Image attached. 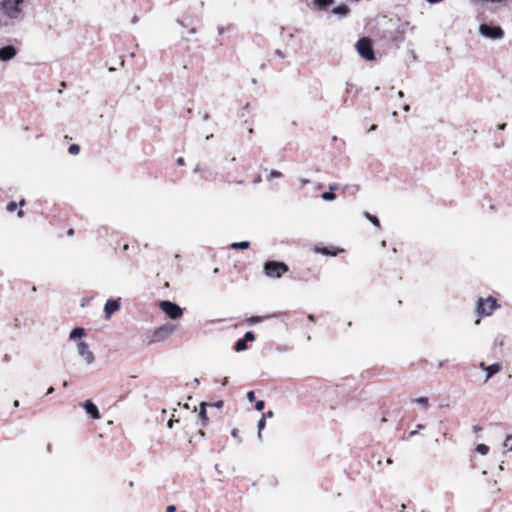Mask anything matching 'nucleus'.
Returning a JSON list of instances; mask_svg holds the SVG:
<instances>
[{
  "instance_id": "1",
  "label": "nucleus",
  "mask_w": 512,
  "mask_h": 512,
  "mask_svg": "<svg viewBox=\"0 0 512 512\" xmlns=\"http://www.w3.org/2000/svg\"><path fill=\"white\" fill-rule=\"evenodd\" d=\"M24 0H0V15L7 21L19 20L22 16Z\"/></svg>"
},
{
  "instance_id": "2",
  "label": "nucleus",
  "mask_w": 512,
  "mask_h": 512,
  "mask_svg": "<svg viewBox=\"0 0 512 512\" xmlns=\"http://www.w3.org/2000/svg\"><path fill=\"white\" fill-rule=\"evenodd\" d=\"M499 307L497 300L491 296L479 298L476 302V314L479 317H488Z\"/></svg>"
},
{
  "instance_id": "3",
  "label": "nucleus",
  "mask_w": 512,
  "mask_h": 512,
  "mask_svg": "<svg viewBox=\"0 0 512 512\" xmlns=\"http://www.w3.org/2000/svg\"><path fill=\"white\" fill-rule=\"evenodd\" d=\"M264 273L268 278L278 279L288 272L289 268L284 262L267 261L264 264Z\"/></svg>"
},
{
  "instance_id": "4",
  "label": "nucleus",
  "mask_w": 512,
  "mask_h": 512,
  "mask_svg": "<svg viewBox=\"0 0 512 512\" xmlns=\"http://www.w3.org/2000/svg\"><path fill=\"white\" fill-rule=\"evenodd\" d=\"M176 325L165 324L154 330L149 343H157L167 340L175 331Z\"/></svg>"
},
{
  "instance_id": "5",
  "label": "nucleus",
  "mask_w": 512,
  "mask_h": 512,
  "mask_svg": "<svg viewBox=\"0 0 512 512\" xmlns=\"http://www.w3.org/2000/svg\"><path fill=\"white\" fill-rule=\"evenodd\" d=\"M479 33L484 38L491 40H501L504 37V31L500 26H491L485 23L479 26Z\"/></svg>"
},
{
  "instance_id": "6",
  "label": "nucleus",
  "mask_w": 512,
  "mask_h": 512,
  "mask_svg": "<svg viewBox=\"0 0 512 512\" xmlns=\"http://www.w3.org/2000/svg\"><path fill=\"white\" fill-rule=\"evenodd\" d=\"M159 308L171 319H178L182 317V308L174 302L164 300L159 303Z\"/></svg>"
},
{
  "instance_id": "7",
  "label": "nucleus",
  "mask_w": 512,
  "mask_h": 512,
  "mask_svg": "<svg viewBox=\"0 0 512 512\" xmlns=\"http://www.w3.org/2000/svg\"><path fill=\"white\" fill-rule=\"evenodd\" d=\"M356 50L361 57L365 60L371 61L374 59V51L371 41L367 38L359 39L356 43Z\"/></svg>"
},
{
  "instance_id": "8",
  "label": "nucleus",
  "mask_w": 512,
  "mask_h": 512,
  "mask_svg": "<svg viewBox=\"0 0 512 512\" xmlns=\"http://www.w3.org/2000/svg\"><path fill=\"white\" fill-rule=\"evenodd\" d=\"M76 349L78 355L85 361L87 365H91L94 363L95 356L86 342L79 341L76 345Z\"/></svg>"
},
{
  "instance_id": "9",
  "label": "nucleus",
  "mask_w": 512,
  "mask_h": 512,
  "mask_svg": "<svg viewBox=\"0 0 512 512\" xmlns=\"http://www.w3.org/2000/svg\"><path fill=\"white\" fill-rule=\"evenodd\" d=\"M18 53V50L13 45H7L0 48V61L8 62L12 60Z\"/></svg>"
},
{
  "instance_id": "10",
  "label": "nucleus",
  "mask_w": 512,
  "mask_h": 512,
  "mask_svg": "<svg viewBox=\"0 0 512 512\" xmlns=\"http://www.w3.org/2000/svg\"><path fill=\"white\" fill-rule=\"evenodd\" d=\"M120 309V303L118 300H108L104 305L105 317L109 319L112 314Z\"/></svg>"
},
{
  "instance_id": "11",
  "label": "nucleus",
  "mask_w": 512,
  "mask_h": 512,
  "mask_svg": "<svg viewBox=\"0 0 512 512\" xmlns=\"http://www.w3.org/2000/svg\"><path fill=\"white\" fill-rule=\"evenodd\" d=\"M85 411L93 418V419H99L100 418V412L97 406L91 401L87 400L85 401L83 405Z\"/></svg>"
},
{
  "instance_id": "12",
  "label": "nucleus",
  "mask_w": 512,
  "mask_h": 512,
  "mask_svg": "<svg viewBox=\"0 0 512 512\" xmlns=\"http://www.w3.org/2000/svg\"><path fill=\"white\" fill-rule=\"evenodd\" d=\"M501 365L499 363H494L485 368L486 376L485 382H487L493 375L497 374L501 370Z\"/></svg>"
},
{
  "instance_id": "13",
  "label": "nucleus",
  "mask_w": 512,
  "mask_h": 512,
  "mask_svg": "<svg viewBox=\"0 0 512 512\" xmlns=\"http://www.w3.org/2000/svg\"><path fill=\"white\" fill-rule=\"evenodd\" d=\"M317 252H319L323 255L336 256L339 253L343 252V249L323 247V248L317 249Z\"/></svg>"
},
{
  "instance_id": "14",
  "label": "nucleus",
  "mask_w": 512,
  "mask_h": 512,
  "mask_svg": "<svg viewBox=\"0 0 512 512\" xmlns=\"http://www.w3.org/2000/svg\"><path fill=\"white\" fill-rule=\"evenodd\" d=\"M85 330L81 327H76L74 328L70 334H69V339L70 340H76V339H79V338H82L83 336H85Z\"/></svg>"
},
{
  "instance_id": "15",
  "label": "nucleus",
  "mask_w": 512,
  "mask_h": 512,
  "mask_svg": "<svg viewBox=\"0 0 512 512\" xmlns=\"http://www.w3.org/2000/svg\"><path fill=\"white\" fill-rule=\"evenodd\" d=\"M206 402H201L199 406V417L202 420V425L204 426L207 422V412H206Z\"/></svg>"
},
{
  "instance_id": "16",
  "label": "nucleus",
  "mask_w": 512,
  "mask_h": 512,
  "mask_svg": "<svg viewBox=\"0 0 512 512\" xmlns=\"http://www.w3.org/2000/svg\"><path fill=\"white\" fill-rule=\"evenodd\" d=\"M332 12L335 15L345 16L349 12V8H348L347 5L342 4V5H339V6L335 7L332 10Z\"/></svg>"
},
{
  "instance_id": "17",
  "label": "nucleus",
  "mask_w": 512,
  "mask_h": 512,
  "mask_svg": "<svg viewBox=\"0 0 512 512\" xmlns=\"http://www.w3.org/2000/svg\"><path fill=\"white\" fill-rule=\"evenodd\" d=\"M249 247H250V242L249 241L233 242L230 245V248L233 249V250L248 249Z\"/></svg>"
},
{
  "instance_id": "18",
  "label": "nucleus",
  "mask_w": 512,
  "mask_h": 512,
  "mask_svg": "<svg viewBox=\"0 0 512 512\" xmlns=\"http://www.w3.org/2000/svg\"><path fill=\"white\" fill-rule=\"evenodd\" d=\"M247 342L244 340V339H239L236 343H235V351L237 352H241V351H245L247 349Z\"/></svg>"
},
{
  "instance_id": "19",
  "label": "nucleus",
  "mask_w": 512,
  "mask_h": 512,
  "mask_svg": "<svg viewBox=\"0 0 512 512\" xmlns=\"http://www.w3.org/2000/svg\"><path fill=\"white\" fill-rule=\"evenodd\" d=\"M503 448L505 450V452H512V435H509L504 443H503Z\"/></svg>"
},
{
  "instance_id": "20",
  "label": "nucleus",
  "mask_w": 512,
  "mask_h": 512,
  "mask_svg": "<svg viewBox=\"0 0 512 512\" xmlns=\"http://www.w3.org/2000/svg\"><path fill=\"white\" fill-rule=\"evenodd\" d=\"M265 424H266V419L262 418L258 421V425H257V428H258V439L261 440L262 439V430L264 429L265 427Z\"/></svg>"
},
{
  "instance_id": "21",
  "label": "nucleus",
  "mask_w": 512,
  "mask_h": 512,
  "mask_svg": "<svg viewBox=\"0 0 512 512\" xmlns=\"http://www.w3.org/2000/svg\"><path fill=\"white\" fill-rule=\"evenodd\" d=\"M364 215H365L366 219L369 220L374 226H377V227L380 226L379 219L376 216L371 215L368 212H366Z\"/></svg>"
},
{
  "instance_id": "22",
  "label": "nucleus",
  "mask_w": 512,
  "mask_h": 512,
  "mask_svg": "<svg viewBox=\"0 0 512 512\" xmlns=\"http://www.w3.org/2000/svg\"><path fill=\"white\" fill-rule=\"evenodd\" d=\"M321 198L324 201H333V200H335L336 195L331 191H327V192L322 193Z\"/></svg>"
},
{
  "instance_id": "23",
  "label": "nucleus",
  "mask_w": 512,
  "mask_h": 512,
  "mask_svg": "<svg viewBox=\"0 0 512 512\" xmlns=\"http://www.w3.org/2000/svg\"><path fill=\"white\" fill-rule=\"evenodd\" d=\"M414 402L421 405L424 409L428 408V398L427 397H418L414 400Z\"/></svg>"
},
{
  "instance_id": "24",
  "label": "nucleus",
  "mask_w": 512,
  "mask_h": 512,
  "mask_svg": "<svg viewBox=\"0 0 512 512\" xmlns=\"http://www.w3.org/2000/svg\"><path fill=\"white\" fill-rule=\"evenodd\" d=\"M476 451L481 455H486L489 452V447L485 444H478L476 447Z\"/></svg>"
},
{
  "instance_id": "25",
  "label": "nucleus",
  "mask_w": 512,
  "mask_h": 512,
  "mask_svg": "<svg viewBox=\"0 0 512 512\" xmlns=\"http://www.w3.org/2000/svg\"><path fill=\"white\" fill-rule=\"evenodd\" d=\"M68 152L71 155H77L80 152V147L77 144H71L68 148Z\"/></svg>"
},
{
  "instance_id": "26",
  "label": "nucleus",
  "mask_w": 512,
  "mask_h": 512,
  "mask_svg": "<svg viewBox=\"0 0 512 512\" xmlns=\"http://www.w3.org/2000/svg\"><path fill=\"white\" fill-rule=\"evenodd\" d=\"M334 0H314V3L320 7H326L333 3Z\"/></svg>"
},
{
  "instance_id": "27",
  "label": "nucleus",
  "mask_w": 512,
  "mask_h": 512,
  "mask_svg": "<svg viewBox=\"0 0 512 512\" xmlns=\"http://www.w3.org/2000/svg\"><path fill=\"white\" fill-rule=\"evenodd\" d=\"M246 342H252L255 340V335L253 332L251 331H248L245 333L244 335V338H243Z\"/></svg>"
},
{
  "instance_id": "28",
  "label": "nucleus",
  "mask_w": 512,
  "mask_h": 512,
  "mask_svg": "<svg viewBox=\"0 0 512 512\" xmlns=\"http://www.w3.org/2000/svg\"><path fill=\"white\" fill-rule=\"evenodd\" d=\"M262 319L263 318L261 316H253V317L249 318L247 320V322H248L249 325H254V324L262 321Z\"/></svg>"
},
{
  "instance_id": "29",
  "label": "nucleus",
  "mask_w": 512,
  "mask_h": 512,
  "mask_svg": "<svg viewBox=\"0 0 512 512\" xmlns=\"http://www.w3.org/2000/svg\"><path fill=\"white\" fill-rule=\"evenodd\" d=\"M280 176H281V172H279L277 170H272L267 178L269 181H271L272 179L279 178Z\"/></svg>"
},
{
  "instance_id": "30",
  "label": "nucleus",
  "mask_w": 512,
  "mask_h": 512,
  "mask_svg": "<svg viewBox=\"0 0 512 512\" xmlns=\"http://www.w3.org/2000/svg\"><path fill=\"white\" fill-rule=\"evenodd\" d=\"M264 407H265V402L262 400L257 401L255 404V409L257 411H262L264 409Z\"/></svg>"
},
{
  "instance_id": "31",
  "label": "nucleus",
  "mask_w": 512,
  "mask_h": 512,
  "mask_svg": "<svg viewBox=\"0 0 512 512\" xmlns=\"http://www.w3.org/2000/svg\"><path fill=\"white\" fill-rule=\"evenodd\" d=\"M6 209L9 211V212H13L17 209V203L15 202H10L7 204V207Z\"/></svg>"
},
{
  "instance_id": "32",
  "label": "nucleus",
  "mask_w": 512,
  "mask_h": 512,
  "mask_svg": "<svg viewBox=\"0 0 512 512\" xmlns=\"http://www.w3.org/2000/svg\"><path fill=\"white\" fill-rule=\"evenodd\" d=\"M247 400L249 402H252L255 400V393L253 391H249L247 392Z\"/></svg>"
},
{
  "instance_id": "33",
  "label": "nucleus",
  "mask_w": 512,
  "mask_h": 512,
  "mask_svg": "<svg viewBox=\"0 0 512 512\" xmlns=\"http://www.w3.org/2000/svg\"><path fill=\"white\" fill-rule=\"evenodd\" d=\"M272 417H273V411H271V410L262 414V418H264V419L272 418Z\"/></svg>"
},
{
  "instance_id": "34",
  "label": "nucleus",
  "mask_w": 512,
  "mask_h": 512,
  "mask_svg": "<svg viewBox=\"0 0 512 512\" xmlns=\"http://www.w3.org/2000/svg\"><path fill=\"white\" fill-rule=\"evenodd\" d=\"M231 435L233 438H239V431L238 429H233L231 432Z\"/></svg>"
},
{
  "instance_id": "35",
  "label": "nucleus",
  "mask_w": 512,
  "mask_h": 512,
  "mask_svg": "<svg viewBox=\"0 0 512 512\" xmlns=\"http://www.w3.org/2000/svg\"><path fill=\"white\" fill-rule=\"evenodd\" d=\"M175 511H176V507L174 505H169L166 508V512H175Z\"/></svg>"
},
{
  "instance_id": "36",
  "label": "nucleus",
  "mask_w": 512,
  "mask_h": 512,
  "mask_svg": "<svg viewBox=\"0 0 512 512\" xmlns=\"http://www.w3.org/2000/svg\"><path fill=\"white\" fill-rule=\"evenodd\" d=\"M174 422H178V420L170 419V420L168 421V423H167L168 428H172V427H173Z\"/></svg>"
},
{
  "instance_id": "37",
  "label": "nucleus",
  "mask_w": 512,
  "mask_h": 512,
  "mask_svg": "<svg viewBox=\"0 0 512 512\" xmlns=\"http://www.w3.org/2000/svg\"><path fill=\"white\" fill-rule=\"evenodd\" d=\"M177 164H178V165H180V166H183V165L185 164L184 159H183L182 157H179V158L177 159Z\"/></svg>"
},
{
  "instance_id": "38",
  "label": "nucleus",
  "mask_w": 512,
  "mask_h": 512,
  "mask_svg": "<svg viewBox=\"0 0 512 512\" xmlns=\"http://www.w3.org/2000/svg\"><path fill=\"white\" fill-rule=\"evenodd\" d=\"M300 182H301V184H302V185H306V184H308L310 181H309V179L302 178V179H300Z\"/></svg>"
},
{
  "instance_id": "39",
  "label": "nucleus",
  "mask_w": 512,
  "mask_h": 512,
  "mask_svg": "<svg viewBox=\"0 0 512 512\" xmlns=\"http://www.w3.org/2000/svg\"><path fill=\"white\" fill-rule=\"evenodd\" d=\"M138 21H139V17H138L137 15H134V16L132 17V23H133V24H136Z\"/></svg>"
},
{
  "instance_id": "40",
  "label": "nucleus",
  "mask_w": 512,
  "mask_h": 512,
  "mask_svg": "<svg viewBox=\"0 0 512 512\" xmlns=\"http://www.w3.org/2000/svg\"><path fill=\"white\" fill-rule=\"evenodd\" d=\"M221 384H222L223 386H226V385L228 384V378H227V377H224V378L222 379V381H221Z\"/></svg>"
},
{
  "instance_id": "41",
  "label": "nucleus",
  "mask_w": 512,
  "mask_h": 512,
  "mask_svg": "<svg viewBox=\"0 0 512 512\" xmlns=\"http://www.w3.org/2000/svg\"><path fill=\"white\" fill-rule=\"evenodd\" d=\"M505 127H506V124H505V123H502V124H499V125L497 126V129H498V130H504V129H505Z\"/></svg>"
},
{
  "instance_id": "42",
  "label": "nucleus",
  "mask_w": 512,
  "mask_h": 512,
  "mask_svg": "<svg viewBox=\"0 0 512 512\" xmlns=\"http://www.w3.org/2000/svg\"><path fill=\"white\" fill-rule=\"evenodd\" d=\"M261 180H262V179H261V176H260V175H258V176L254 179V183H255V184H258V183H260V182H261Z\"/></svg>"
},
{
  "instance_id": "43",
  "label": "nucleus",
  "mask_w": 512,
  "mask_h": 512,
  "mask_svg": "<svg viewBox=\"0 0 512 512\" xmlns=\"http://www.w3.org/2000/svg\"><path fill=\"white\" fill-rule=\"evenodd\" d=\"M403 111L404 112H409L410 111V106L408 104L404 105L403 106Z\"/></svg>"
},
{
  "instance_id": "44",
  "label": "nucleus",
  "mask_w": 512,
  "mask_h": 512,
  "mask_svg": "<svg viewBox=\"0 0 512 512\" xmlns=\"http://www.w3.org/2000/svg\"><path fill=\"white\" fill-rule=\"evenodd\" d=\"M337 188H338V186H337V185H335V184H334V185H330V186H329V189H330V191H331V192H333V191H334V190H336Z\"/></svg>"
},
{
  "instance_id": "45",
  "label": "nucleus",
  "mask_w": 512,
  "mask_h": 512,
  "mask_svg": "<svg viewBox=\"0 0 512 512\" xmlns=\"http://www.w3.org/2000/svg\"><path fill=\"white\" fill-rule=\"evenodd\" d=\"M54 392V388L53 387H50L47 392H46V395H49V394H52Z\"/></svg>"
},
{
  "instance_id": "46",
  "label": "nucleus",
  "mask_w": 512,
  "mask_h": 512,
  "mask_svg": "<svg viewBox=\"0 0 512 512\" xmlns=\"http://www.w3.org/2000/svg\"><path fill=\"white\" fill-rule=\"evenodd\" d=\"M428 3L435 4L440 2L441 0H426Z\"/></svg>"
},
{
  "instance_id": "47",
  "label": "nucleus",
  "mask_w": 512,
  "mask_h": 512,
  "mask_svg": "<svg viewBox=\"0 0 512 512\" xmlns=\"http://www.w3.org/2000/svg\"><path fill=\"white\" fill-rule=\"evenodd\" d=\"M17 215H18V217H19V218H22V217H23V215H24V213H23V211L20 209V210L18 211Z\"/></svg>"
},
{
  "instance_id": "48",
  "label": "nucleus",
  "mask_w": 512,
  "mask_h": 512,
  "mask_svg": "<svg viewBox=\"0 0 512 512\" xmlns=\"http://www.w3.org/2000/svg\"><path fill=\"white\" fill-rule=\"evenodd\" d=\"M377 129V125L373 124L370 128H369V131H375Z\"/></svg>"
},
{
  "instance_id": "49",
  "label": "nucleus",
  "mask_w": 512,
  "mask_h": 512,
  "mask_svg": "<svg viewBox=\"0 0 512 512\" xmlns=\"http://www.w3.org/2000/svg\"><path fill=\"white\" fill-rule=\"evenodd\" d=\"M419 429H415L413 431L410 432V436H415L417 434Z\"/></svg>"
},
{
  "instance_id": "50",
  "label": "nucleus",
  "mask_w": 512,
  "mask_h": 512,
  "mask_svg": "<svg viewBox=\"0 0 512 512\" xmlns=\"http://www.w3.org/2000/svg\"><path fill=\"white\" fill-rule=\"evenodd\" d=\"M222 403H223L222 401H218V402H216L214 405H215L216 407H221V406H222Z\"/></svg>"
},
{
  "instance_id": "51",
  "label": "nucleus",
  "mask_w": 512,
  "mask_h": 512,
  "mask_svg": "<svg viewBox=\"0 0 512 512\" xmlns=\"http://www.w3.org/2000/svg\"><path fill=\"white\" fill-rule=\"evenodd\" d=\"M479 367L485 371V368H486L487 366H485V364H484L483 362H481V363H480V365H479Z\"/></svg>"
},
{
  "instance_id": "52",
  "label": "nucleus",
  "mask_w": 512,
  "mask_h": 512,
  "mask_svg": "<svg viewBox=\"0 0 512 512\" xmlns=\"http://www.w3.org/2000/svg\"><path fill=\"white\" fill-rule=\"evenodd\" d=\"M13 406L14 407H18L19 406V401L18 400H15L14 403H13Z\"/></svg>"
},
{
  "instance_id": "53",
  "label": "nucleus",
  "mask_w": 512,
  "mask_h": 512,
  "mask_svg": "<svg viewBox=\"0 0 512 512\" xmlns=\"http://www.w3.org/2000/svg\"><path fill=\"white\" fill-rule=\"evenodd\" d=\"M424 427H425V426H424V425H422V424H418V425L416 426V428H417V429H424Z\"/></svg>"
},
{
  "instance_id": "54",
  "label": "nucleus",
  "mask_w": 512,
  "mask_h": 512,
  "mask_svg": "<svg viewBox=\"0 0 512 512\" xmlns=\"http://www.w3.org/2000/svg\"><path fill=\"white\" fill-rule=\"evenodd\" d=\"M398 96L402 98L404 96V93L402 91H398Z\"/></svg>"
},
{
  "instance_id": "55",
  "label": "nucleus",
  "mask_w": 512,
  "mask_h": 512,
  "mask_svg": "<svg viewBox=\"0 0 512 512\" xmlns=\"http://www.w3.org/2000/svg\"><path fill=\"white\" fill-rule=\"evenodd\" d=\"M405 508H406V505H405V504H402V505H401V510H400V511H401V512H403V511L405 510Z\"/></svg>"
},
{
  "instance_id": "56",
  "label": "nucleus",
  "mask_w": 512,
  "mask_h": 512,
  "mask_svg": "<svg viewBox=\"0 0 512 512\" xmlns=\"http://www.w3.org/2000/svg\"><path fill=\"white\" fill-rule=\"evenodd\" d=\"M73 233H74L73 229H70V230L68 231V234H69V235H72Z\"/></svg>"
},
{
  "instance_id": "57",
  "label": "nucleus",
  "mask_w": 512,
  "mask_h": 512,
  "mask_svg": "<svg viewBox=\"0 0 512 512\" xmlns=\"http://www.w3.org/2000/svg\"><path fill=\"white\" fill-rule=\"evenodd\" d=\"M195 384L199 385V380L197 378L194 379Z\"/></svg>"
},
{
  "instance_id": "58",
  "label": "nucleus",
  "mask_w": 512,
  "mask_h": 512,
  "mask_svg": "<svg viewBox=\"0 0 512 512\" xmlns=\"http://www.w3.org/2000/svg\"><path fill=\"white\" fill-rule=\"evenodd\" d=\"M387 463H388V464H392V460H391L390 458H389V459H387Z\"/></svg>"
},
{
  "instance_id": "59",
  "label": "nucleus",
  "mask_w": 512,
  "mask_h": 512,
  "mask_svg": "<svg viewBox=\"0 0 512 512\" xmlns=\"http://www.w3.org/2000/svg\"><path fill=\"white\" fill-rule=\"evenodd\" d=\"M498 469H499L500 471H502V470H503V466H502V464H501V465H499Z\"/></svg>"
},
{
  "instance_id": "60",
  "label": "nucleus",
  "mask_w": 512,
  "mask_h": 512,
  "mask_svg": "<svg viewBox=\"0 0 512 512\" xmlns=\"http://www.w3.org/2000/svg\"><path fill=\"white\" fill-rule=\"evenodd\" d=\"M200 169L199 167L197 166L195 169H194V172H198Z\"/></svg>"
},
{
  "instance_id": "61",
  "label": "nucleus",
  "mask_w": 512,
  "mask_h": 512,
  "mask_svg": "<svg viewBox=\"0 0 512 512\" xmlns=\"http://www.w3.org/2000/svg\"><path fill=\"white\" fill-rule=\"evenodd\" d=\"M308 319L312 321V320H313V316H312V315H309V316H308Z\"/></svg>"
},
{
  "instance_id": "62",
  "label": "nucleus",
  "mask_w": 512,
  "mask_h": 512,
  "mask_svg": "<svg viewBox=\"0 0 512 512\" xmlns=\"http://www.w3.org/2000/svg\"><path fill=\"white\" fill-rule=\"evenodd\" d=\"M19 204H20V206H23L24 205V200H21Z\"/></svg>"
},
{
  "instance_id": "63",
  "label": "nucleus",
  "mask_w": 512,
  "mask_h": 512,
  "mask_svg": "<svg viewBox=\"0 0 512 512\" xmlns=\"http://www.w3.org/2000/svg\"><path fill=\"white\" fill-rule=\"evenodd\" d=\"M381 245H382V247H385L386 242H385V241H383V242L381 243Z\"/></svg>"
},
{
  "instance_id": "64",
  "label": "nucleus",
  "mask_w": 512,
  "mask_h": 512,
  "mask_svg": "<svg viewBox=\"0 0 512 512\" xmlns=\"http://www.w3.org/2000/svg\"><path fill=\"white\" fill-rule=\"evenodd\" d=\"M481 428L480 427H475V431H480Z\"/></svg>"
}]
</instances>
